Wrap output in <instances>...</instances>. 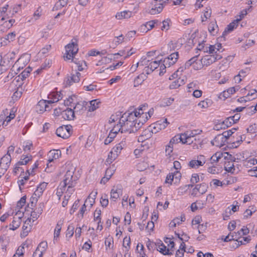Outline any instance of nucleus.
<instances>
[{
  "instance_id": "nucleus-52",
  "label": "nucleus",
  "mask_w": 257,
  "mask_h": 257,
  "mask_svg": "<svg viewBox=\"0 0 257 257\" xmlns=\"http://www.w3.org/2000/svg\"><path fill=\"white\" fill-rule=\"evenodd\" d=\"M114 168V167H110L107 168L105 171V176L108 178L109 179L114 173L115 169Z\"/></svg>"
},
{
  "instance_id": "nucleus-26",
  "label": "nucleus",
  "mask_w": 257,
  "mask_h": 257,
  "mask_svg": "<svg viewBox=\"0 0 257 257\" xmlns=\"http://www.w3.org/2000/svg\"><path fill=\"white\" fill-rule=\"evenodd\" d=\"M32 71V68L30 67H28L26 68L18 77L16 78H18L17 81H19L20 79L21 80H23L25 78H26L30 73Z\"/></svg>"
},
{
  "instance_id": "nucleus-55",
  "label": "nucleus",
  "mask_w": 257,
  "mask_h": 257,
  "mask_svg": "<svg viewBox=\"0 0 257 257\" xmlns=\"http://www.w3.org/2000/svg\"><path fill=\"white\" fill-rule=\"evenodd\" d=\"M74 227L72 224H70L67 228L66 231V235L69 236V237H71L73 236L74 234Z\"/></svg>"
},
{
  "instance_id": "nucleus-51",
  "label": "nucleus",
  "mask_w": 257,
  "mask_h": 257,
  "mask_svg": "<svg viewBox=\"0 0 257 257\" xmlns=\"http://www.w3.org/2000/svg\"><path fill=\"white\" fill-rule=\"evenodd\" d=\"M246 132L250 134H254L257 132V123L250 125L246 128Z\"/></svg>"
},
{
  "instance_id": "nucleus-25",
  "label": "nucleus",
  "mask_w": 257,
  "mask_h": 257,
  "mask_svg": "<svg viewBox=\"0 0 257 257\" xmlns=\"http://www.w3.org/2000/svg\"><path fill=\"white\" fill-rule=\"evenodd\" d=\"M47 186V183L43 182L40 184L37 187V189L35 191L33 195H35L37 197H39L44 191L45 189Z\"/></svg>"
},
{
  "instance_id": "nucleus-10",
  "label": "nucleus",
  "mask_w": 257,
  "mask_h": 257,
  "mask_svg": "<svg viewBox=\"0 0 257 257\" xmlns=\"http://www.w3.org/2000/svg\"><path fill=\"white\" fill-rule=\"evenodd\" d=\"M61 153L59 150H51L48 154V163L47 164V168L49 167V166H52L51 163L54 161V160H56L59 158V157L61 156Z\"/></svg>"
},
{
  "instance_id": "nucleus-53",
  "label": "nucleus",
  "mask_w": 257,
  "mask_h": 257,
  "mask_svg": "<svg viewBox=\"0 0 257 257\" xmlns=\"http://www.w3.org/2000/svg\"><path fill=\"white\" fill-rule=\"evenodd\" d=\"M24 246H20L17 249L16 253L14 255L13 257H22L24 254Z\"/></svg>"
},
{
  "instance_id": "nucleus-46",
  "label": "nucleus",
  "mask_w": 257,
  "mask_h": 257,
  "mask_svg": "<svg viewBox=\"0 0 257 257\" xmlns=\"http://www.w3.org/2000/svg\"><path fill=\"white\" fill-rule=\"evenodd\" d=\"M131 238L130 237H125L123 240V247L125 248V251H128L130 247Z\"/></svg>"
},
{
  "instance_id": "nucleus-63",
  "label": "nucleus",
  "mask_w": 257,
  "mask_h": 257,
  "mask_svg": "<svg viewBox=\"0 0 257 257\" xmlns=\"http://www.w3.org/2000/svg\"><path fill=\"white\" fill-rule=\"evenodd\" d=\"M170 20L169 19H167L164 20L163 22V26H162L161 29L162 30H168L169 29Z\"/></svg>"
},
{
  "instance_id": "nucleus-47",
  "label": "nucleus",
  "mask_w": 257,
  "mask_h": 257,
  "mask_svg": "<svg viewBox=\"0 0 257 257\" xmlns=\"http://www.w3.org/2000/svg\"><path fill=\"white\" fill-rule=\"evenodd\" d=\"M197 57L195 56L188 60L185 64V69H188L192 65H193L197 61Z\"/></svg>"
},
{
  "instance_id": "nucleus-11",
  "label": "nucleus",
  "mask_w": 257,
  "mask_h": 257,
  "mask_svg": "<svg viewBox=\"0 0 257 257\" xmlns=\"http://www.w3.org/2000/svg\"><path fill=\"white\" fill-rule=\"evenodd\" d=\"M179 58L178 52H176L171 53L168 57L164 59V63L168 66V67L174 65L177 61Z\"/></svg>"
},
{
  "instance_id": "nucleus-64",
  "label": "nucleus",
  "mask_w": 257,
  "mask_h": 257,
  "mask_svg": "<svg viewBox=\"0 0 257 257\" xmlns=\"http://www.w3.org/2000/svg\"><path fill=\"white\" fill-rule=\"evenodd\" d=\"M256 111H257V104H256L255 106L252 105L246 108L247 113H250L251 114L254 113L256 112Z\"/></svg>"
},
{
  "instance_id": "nucleus-60",
  "label": "nucleus",
  "mask_w": 257,
  "mask_h": 257,
  "mask_svg": "<svg viewBox=\"0 0 257 257\" xmlns=\"http://www.w3.org/2000/svg\"><path fill=\"white\" fill-rule=\"evenodd\" d=\"M101 211L100 209H96L94 213V220H99V222H100L101 218H100V215H101Z\"/></svg>"
},
{
  "instance_id": "nucleus-27",
  "label": "nucleus",
  "mask_w": 257,
  "mask_h": 257,
  "mask_svg": "<svg viewBox=\"0 0 257 257\" xmlns=\"http://www.w3.org/2000/svg\"><path fill=\"white\" fill-rule=\"evenodd\" d=\"M21 223V217H14V219L11 224H10V229L13 230L17 229L20 225Z\"/></svg>"
},
{
  "instance_id": "nucleus-23",
  "label": "nucleus",
  "mask_w": 257,
  "mask_h": 257,
  "mask_svg": "<svg viewBox=\"0 0 257 257\" xmlns=\"http://www.w3.org/2000/svg\"><path fill=\"white\" fill-rule=\"evenodd\" d=\"M132 16V12L129 11H124L120 13H117L115 15V18L118 20H121L122 18H130Z\"/></svg>"
},
{
  "instance_id": "nucleus-39",
  "label": "nucleus",
  "mask_w": 257,
  "mask_h": 257,
  "mask_svg": "<svg viewBox=\"0 0 257 257\" xmlns=\"http://www.w3.org/2000/svg\"><path fill=\"white\" fill-rule=\"evenodd\" d=\"M117 156L118 155H117V154H115V153L111 151L108 155L106 162L108 164H110L114 160L116 159Z\"/></svg>"
},
{
  "instance_id": "nucleus-62",
  "label": "nucleus",
  "mask_w": 257,
  "mask_h": 257,
  "mask_svg": "<svg viewBox=\"0 0 257 257\" xmlns=\"http://www.w3.org/2000/svg\"><path fill=\"white\" fill-rule=\"evenodd\" d=\"M26 197L25 196H23L21 199L17 203V207L20 208H22L23 206L26 203Z\"/></svg>"
},
{
  "instance_id": "nucleus-1",
  "label": "nucleus",
  "mask_w": 257,
  "mask_h": 257,
  "mask_svg": "<svg viewBox=\"0 0 257 257\" xmlns=\"http://www.w3.org/2000/svg\"><path fill=\"white\" fill-rule=\"evenodd\" d=\"M75 169L73 167H71L70 169L67 171L63 180L58 189L57 193L60 192L59 190H61V193H63L66 190L67 186H75L76 184L75 180L73 177V174Z\"/></svg>"
},
{
  "instance_id": "nucleus-44",
  "label": "nucleus",
  "mask_w": 257,
  "mask_h": 257,
  "mask_svg": "<svg viewBox=\"0 0 257 257\" xmlns=\"http://www.w3.org/2000/svg\"><path fill=\"white\" fill-rule=\"evenodd\" d=\"M49 98L52 99L51 100L53 101V103L55 102H57L59 100L62 99V94L60 92L59 93H56V94H51L49 95Z\"/></svg>"
},
{
  "instance_id": "nucleus-13",
  "label": "nucleus",
  "mask_w": 257,
  "mask_h": 257,
  "mask_svg": "<svg viewBox=\"0 0 257 257\" xmlns=\"http://www.w3.org/2000/svg\"><path fill=\"white\" fill-rule=\"evenodd\" d=\"M243 17V15L242 14L241 16H240V19H237L236 20H234L232 22L230 23L227 25V27L224 30V32L222 33V36L224 37L225 35H227L230 32H232L234 28H235L237 25L238 22L241 20V19Z\"/></svg>"
},
{
  "instance_id": "nucleus-42",
  "label": "nucleus",
  "mask_w": 257,
  "mask_h": 257,
  "mask_svg": "<svg viewBox=\"0 0 257 257\" xmlns=\"http://www.w3.org/2000/svg\"><path fill=\"white\" fill-rule=\"evenodd\" d=\"M76 64L77 69L74 71H82L86 67V62L84 61H79L78 63H75Z\"/></svg>"
},
{
  "instance_id": "nucleus-45",
  "label": "nucleus",
  "mask_w": 257,
  "mask_h": 257,
  "mask_svg": "<svg viewBox=\"0 0 257 257\" xmlns=\"http://www.w3.org/2000/svg\"><path fill=\"white\" fill-rule=\"evenodd\" d=\"M123 127L122 124L119 123V121L118 123L115 125L113 128L111 130L110 132L114 133L115 134L118 133V132H120L121 134L124 133V131H122V128Z\"/></svg>"
},
{
  "instance_id": "nucleus-30",
  "label": "nucleus",
  "mask_w": 257,
  "mask_h": 257,
  "mask_svg": "<svg viewBox=\"0 0 257 257\" xmlns=\"http://www.w3.org/2000/svg\"><path fill=\"white\" fill-rule=\"evenodd\" d=\"M125 146V142L122 141L116 145V146L112 148L111 151L115 153V154H117V155H118Z\"/></svg>"
},
{
  "instance_id": "nucleus-35",
  "label": "nucleus",
  "mask_w": 257,
  "mask_h": 257,
  "mask_svg": "<svg viewBox=\"0 0 257 257\" xmlns=\"http://www.w3.org/2000/svg\"><path fill=\"white\" fill-rule=\"evenodd\" d=\"M37 201L38 199L37 197L32 196L30 199V203L27 205V208L26 210L27 211H30V209L33 210L34 207L35 206Z\"/></svg>"
},
{
  "instance_id": "nucleus-58",
  "label": "nucleus",
  "mask_w": 257,
  "mask_h": 257,
  "mask_svg": "<svg viewBox=\"0 0 257 257\" xmlns=\"http://www.w3.org/2000/svg\"><path fill=\"white\" fill-rule=\"evenodd\" d=\"M100 203L102 207H106L108 204V200L106 195L102 196L100 199Z\"/></svg>"
},
{
  "instance_id": "nucleus-12",
  "label": "nucleus",
  "mask_w": 257,
  "mask_h": 257,
  "mask_svg": "<svg viewBox=\"0 0 257 257\" xmlns=\"http://www.w3.org/2000/svg\"><path fill=\"white\" fill-rule=\"evenodd\" d=\"M87 104V102L84 101L78 102L74 107L75 114L80 115L83 113L86 110Z\"/></svg>"
},
{
  "instance_id": "nucleus-5",
  "label": "nucleus",
  "mask_w": 257,
  "mask_h": 257,
  "mask_svg": "<svg viewBox=\"0 0 257 257\" xmlns=\"http://www.w3.org/2000/svg\"><path fill=\"white\" fill-rule=\"evenodd\" d=\"M139 117L137 114V110L131 112H126L122 114L119 119V123H124V122H135L137 118Z\"/></svg>"
},
{
  "instance_id": "nucleus-9",
  "label": "nucleus",
  "mask_w": 257,
  "mask_h": 257,
  "mask_svg": "<svg viewBox=\"0 0 257 257\" xmlns=\"http://www.w3.org/2000/svg\"><path fill=\"white\" fill-rule=\"evenodd\" d=\"M205 163V158L203 155H199L197 158L190 161L188 164L190 168L193 169L198 168L200 166H202Z\"/></svg>"
},
{
  "instance_id": "nucleus-38",
  "label": "nucleus",
  "mask_w": 257,
  "mask_h": 257,
  "mask_svg": "<svg viewBox=\"0 0 257 257\" xmlns=\"http://www.w3.org/2000/svg\"><path fill=\"white\" fill-rule=\"evenodd\" d=\"M147 105H148L147 104H144V105H142L139 106V107L138 108L137 114H138L139 116H141L142 118L144 117L145 115L146 117L147 116L146 113H144V110H145L146 107L147 106Z\"/></svg>"
},
{
  "instance_id": "nucleus-28",
  "label": "nucleus",
  "mask_w": 257,
  "mask_h": 257,
  "mask_svg": "<svg viewBox=\"0 0 257 257\" xmlns=\"http://www.w3.org/2000/svg\"><path fill=\"white\" fill-rule=\"evenodd\" d=\"M183 138L182 134L180 135H176L171 139L169 144L173 146L174 144H176L180 142H182V143L183 144V142L185 141Z\"/></svg>"
},
{
  "instance_id": "nucleus-48",
  "label": "nucleus",
  "mask_w": 257,
  "mask_h": 257,
  "mask_svg": "<svg viewBox=\"0 0 257 257\" xmlns=\"http://www.w3.org/2000/svg\"><path fill=\"white\" fill-rule=\"evenodd\" d=\"M158 250L164 255L169 254V249L167 248L166 245H165L163 243L158 246Z\"/></svg>"
},
{
  "instance_id": "nucleus-17",
  "label": "nucleus",
  "mask_w": 257,
  "mask_h": 257,
  "mask_svg": "<svg viewBox=\"0 0 257 257\" xmlns=\"http://www.w3.org/2000/svg\"><path fill=\"white\" fill-rule=\"evenodd\" d=\"M4 114H1L0 115V119L3 121V125L7 126L9 122L13 119L15 117L13 114H10L6 117V115L8 114V110L6 109L3 111Z\"/></svg>"
},
{
  "instance_id": "nucleus-41",
  "label": "nucleus",
  "mask_w": 257,
  "mask_h": 257,
  "mask_svg": "<svg viewBox=\"0 0 257 257\" xmlns=\"http://www.w3.org/2000/svg\"><path fill=\"white\" fill-rule=\"evenodd\" d=\"M211 10L210 8H206L204 12L203 17H202V22L206 21L211 17Z\"/></svg>"
},
{
  "instance_id": "nucleus-37",
  "label": "nucleus",
  "mask_w": 257,
  "mask_h": 257,
  "mask_svg": "<svg viewBox=\"0 0 257 257\" xmlns=\"http://www.w3.org/2000/svg\"><path fill=\"white\" fill-rule=\"evenodd\" d=\"M231 235H233V240L235 241V245H233V247H235V248L238 247L239 246L243 244L242 241H238L237 239L239 238L240 237V235L238 234V232H234L231 234Z\"/></svg>"
},
{
  "instance_id": "nucleus-40",
  "label": "nucleus",
  "mask_w": 257,
  "mask_h": 257,
  "mask_svg": "<svg viewBox=\"0 0 257 257\" xmlns=\"http://www.w3.org/2000/svg\"><path fill=\"white\" fill-rule=\"evenodd\" d=\"M62 224L63 222L61 220H60L57 222L54 231V238L59 237Z\"/></svg>"
},
{
  "instance_id": "nucleus-56",
  "label": "nucleus",
  "mask_w": 257,
  "mask_h": 257,
  "mask_svg": "<svg viewBox=\"0 0 257 257\" xmlns=\"http://www.w3.org/2000/svg\"><path fill=\"white\" fill-rule=\"evenodd\" d=\"M47 247V242L46 241H42L38 246L37 249L42 252H44Z\"/></svg>"
},
{
  "instance_id": "nucleus-7",
  "label": "nucleus",
  "mask_w": 257,
  "mask_h": 257,
  "mask_svg": "<svg viewBox=\"0 0 257 257\" xmlns=\"http://www.w3.org/2000/svg\"><path fill=\"white\" fill-rule=\"evenodd\" d=\"M221 58V56L218 54L207 55L204 56L201 61L203 65L208 66L215 62L216 60H220Z\"/></svg>"
},
{
  "instance_id": "nucleus-54",
  "label": "nucleus",
  "mask_w": 257,
  "mask_h": 257,
  "mask_svg": "<svg viewBox=\"0 0 257 257\" xmlns=\"http://www.w3.org/2000/svg\"><path fill=\"white\" fill-rule=\"evenodd\" d=\"M207 188L208 186L206 183H201L199 184L198 192H200L201 194H203L207 191Z\"/></svg>"
},
{
  "instance_id": "nucleus-22",
  "label": "nucleus",
  "mask_w": 257,
  "mask_h": 257,
  "mask_svg": "<svg viewBox=\"0 0 257 257\" xmlns=\"http://www.w3.org/2000/svg\"><path fill=\"white\" fill-rule=\"evenodd\" d=\"M169 123V122H168L167 118L159 120L155 123L154 128H158L159 130L164 129Z\"/></svg>"
},
{
  "instance_id": "nucleus-19",
  "label": "nucleus",
  "mask_w": 257,
  "mask_h": 257,
  "mask_svg": "<svg viewBox=\"0 0 257 257\" xmlns=\"http://www.w3.org/2000/svg\"><path fill=\"white\" fill-rule=\"evenodd\" d=\"M153 4L154 5V8H152L149 12V13L151 15H155L161 13L163 10L164 5L166 4V1L161 3Z\"/></svg>"
},
{
  "instance_id": "nucleus-6",
  "label": "nucleus",
  "mask_w": 257,
  "mask_h": 257,
  "mask_svg": "<svg viewBox=\"0 0 257 257\" xmlns=\"http://www.w3.org/2000/svg\"><path fill=\"white\" fill-rule=\"evenodd\" d=\"M12 161L11 156L6 154L1 159L0 173H4L9 168Z\"/></svg>"
},
{
  "instance_id": "nucleus-61",
  "label": "nucleus",
  "mask_w": 257,
  "mask_h": 257,
  "mask_svg": "<svg viewBox=\"0 0 257 257\" xmlns=\"http://www.w3.org/2000/svg\"><path fill=\"white\" fill-rule=\"evenodd\" d=\"M217 155V153H215L210 158V160L211 164H213L219 161V160L221 158V157L220 156V154L218 155Z\"/></svg>"
},
{
  "instance_id": "nucleus-24",
  "label": "nucleus",
  "mask_w": 257,
  "mask_h": 257,
  "mask_svg": "<svg viewBox=\"0 0 257 257\" xmlns=\"http://www.w3.org/2000/svg\"><path fill=\"white\" fill-rule=\"evenodd\" d=\"M32 156L31 155H22L20 159V160L18 162V165H26L30 161H32Z\"/></svg>"
},
{
  "instance_id": "nucleus-29",
  "label": "nucleus",
  "mask_w": 257,
  "mask_h": 257,
  "mask_svg": "<svg viewBox=\"0 0 257 257\" xmlns=\"http://www.w3.org/2000/svg\"><path fill=\"white\" fill-rule=\"evenodd\" d=\"M31 218H28L24 222L23 226V234L26 236L31 229V226L30 225Z\"/></svg>"
},
{
  "instance_id": "nucleus-31",
  "label": "nucleus",
  "mask_w": 257,
  "mask_h": 257,
  "mask_svg": "<svg viewBox=\"0 0 257 257\" xmlns=\"http://www.w3.org/2000/svg\"><path fill=\"white\" fill-rule=\"evenodd\" d=\"M100 103V101L98 99H94L89 102L90 105L88 106V110L90 111H93L96 110L99 107V105Z\"/></svg>"
},
{
  "instance_id": "nucleus-21",
  "label": "nucleus",
  "mask_w": 257,
  "mask_h": 257,
  "mask_svg": "<svg viewBox=\"0 0 257 257\" xmlns=\"http://www.w3.org/2000/svg\"><path fill=\"white\" fill-rule=\"evenodd\" d=\"M65 49L66 52H70V53L75 54L77 53L78 50L77 46L75 44L74 42H72L71 43L68 44L67 46H66Z\"/></svg>"
},
{
  "instance_id": "nucleus-20",
  "label": "nucleus",
  "mask_w": 257,
  "mask_h": 257,
  "mask_svg": "<svg viewBox=\"0 0 257 257\" xmlns=\"http://www.w3.org/2000/svg\"><path fill=\"white\" fill-rule=\"evenodd\" d=\"M153 134V131L149 129L145 130L142 133V134L138 138V141L139 142H143L145 141L148 140L152 137Z\"/></svg>"
},
{
  "instance_id": "nucleus-43",
  "label": "nucleus",
  "mask_w": 257,
  "mask_h": 257,
  "mask_svg": "<svg viewBox=\"0 0 257 257\" xmlns=\"http://www.w3.org/2000/svg\"><path fill=\"white\" fill-rule=\"evenodd\" d=\"M218 29V26L216 23L211 22L209 24L208 26V30L210 33L215 35V33H217V31H216V29Z\"/></svg>"
},
{
  "instance_id": "nucleus-57",
  "label": "nucleus",
  "mask_w": 257,
  "mask_h": 257,
  "mask_svg": "<svg viewBox=\"0 0 257 257\" xmlns=\"http://www.w3.org/2000/svg\"><path fill=\"white\" fill-rule=\"evenodd\" d=\"M231 208H230L229 207H228L225 210V213H227V210L228 211V213L229 214H231V211L233 212H236L239 209V206L236 205H231Z\"/></svg>"
},
{
  "instance_id": "nucleus-36",
  "label": "nucleus",
  "mask_w": 257,
  "mask_h": 257,
  "mask_svg": "<svg viewBox=\"0 0 257 257\" xmlns=\"http://www.w3.org/2000/svg\"><path fill=\"white\" fill-rule=\"evenodd\" d=\"M8 7L9 6L7 5L0 9V18H1L2 21L5 20L9 18L8 14H6Z\"/></svg>"
},
{
  "instance_id": "nucleus-34",
  "label": "nucleus",
  "mask_w": 257,
  "mask_h": 257,
  "mask_svg": "<svg viewBox=\"0 0 257 257\" xmlns=\"http://www.w3.org/2000/svg\"><path fill=\"white\" fill-rule=\"evenodd\" d=\"M222 171V168L219 166L214 165L208 168V172L212 174H218Z\"/></svg>"
},
{
  "instance_id": "nucleus-3",
  "label": "nucleus",
  "mask_w": 257,
  "mask_h": 257,
  "mask_svg": "<svg viewBox=\"0 0 257 257\" xmlns=\"http://www.w3.org/2000/svg\"><path fill=\"white\" fill-rule=\"evenodd\" d=\"M202 132L201 130H194L192 131H187L183 134V139L185 140L183 144H191L195 140L194 138L197 135L200 134Z\"/></svg>"
},
{
  "instance_id": "nucleus-18",
  "label": "nucleus",
  "mask_w": 257,
  "mask_h": 257,
  "mask_svg": "<svg viewBox=\"0 0 257 257\" xmlns=\"http://www.w3.org/2000/svg\"><path fill=\"white\" fill-rule=\"evenodd\" d=\"M155 23V21H150L146 23V24H143L139 28V31L141 33H147L154 27Z\"/></svg>"
},
{
  "instance_id": "nucleus-50",
  "label": "nucleus",
  "mask_w": 257,
  "mask_h": 257,
  "mask_svg": "<svg viewBox=\"0 0 257 257\" xmlns=\"http://www.w3.org/2000/svg\"><path fill=\"white\" fill-rule=\"evenodd\" d=\"M160 61H154L151 62L148 67L150 68V71H153L156 69L160 65Z\"/></svg>"
},
{
  "instance_id": "nucleus-14",
  "label": "nucleus",
  "mask_w": 257,
  "mask_h": 257,
  "mask_svg": "<svg viewBox=\"0 0 257 257\" xmlns=\"http://www.w3.org/2000/svg\"><path fill=\"white\" fill-rule=\"evenodd\" d=\"M227 142L226 139L223 136L222 134H219L216 136L213 140L211 141V144L213 146L218 147H221L225 144Z\"/></svg>"
},
{
  "instance_id": "nucleus-49",
  "label": "nucleus",
  "mask_w": 257,
  "mask_h": 257,
  "mask_svg": "<svg viewBox=\"0 0 257 257\" xmlns=\"http://www.w3.org/2000/svg\"><path fill=\"white\" fill-rule=\"evenodd\" d=\"M211 104V101L209 99H206L205 100L200 101L198 105L201 108H206Z\"/></svg>"
},
{
  "instance_id": "nucleus-4",
  "label": "nucleus",
  "mask_w": 257,
  "mask_h": 257,
  "mask_svg": "<svg viewBox=\"0 0 257 257\" xmlns=\"http://www.w3.org/2000/svg\"><path fill=\"white\" fill-rule=\"evenodd\" d=\"M82 74L77 71H72L70 76H68L65 80V84L66 86H71L73 83H77L80 81V78L82 77Z\"/></svg>"
},
{
  "instance_id": "nucleus-32",
  "label": "nucleus",
  "mask_w": 257,
  "mask_h": 257,
  "mask_svg": "<svg viewBox=\"0 0 257 257\" xmlns=\"http://www.w3.org/2000/svg\"><path fill=\"white\" fill-rule=\"evenodd\" d=\"M123 36L120 35L119 36L115 37V39L112 42V45L110 46V47L114 48L118 44H121L123 41Z\"/></svg>"
},
{
  "instance_id": "nucleus-59",
  "label": "nucleus",
  "mask_w": 257,
  "mask_h": 257,
  "mask_svg": "<svg viewBox=\"0 0 257 257\" xmlns=\"http://www.w3.org/2000/svg\"><path fill=\"white\" fill-rule=\"evenodd\" d=\"M119 192H118L117 190H111L110 197L111 199L114 200V201H115L116 199H117L119 197Z\"/></svg>"
},
{
  "instance_id": "nucleus-2",
  "label": "nucleus",
  "mask_w": 257,
  "mask_h": 257,
  "mask_svg": "<svg viewBox=\"0 0 257 257\" xmlns=\"http://www.w3.org/2000/svg\"><path fill=\"white\" fill-rule=\"evenodd\" d=\"M72 132V126L66 125L59 127L56 130V134L57 136L65 139L71 136Z\"/></svg>"
},
{
  "instance_id": "nucleus-16",
  "label": "nucleus",
  "mask_w": 257,
  "mask_h": 257,
  "mask_svg": "<svg viewBox=\"0 0 257 257\" xmlns=\"http://www.w3.org/2000/svg\"><path fill=\"white\" fill-rule=\"evenodd\" d=\"M61 115L65 120H72L75 117V112L73 109L67 108L61 112Z\"/></svg>"
},
{
  "instance_id": "nucleus-8",
  "label": "nucleus",
  "mask_w": 257,
  "mask_h": 257,
  "mask_svg": "<svg viewBox=\"0 0 257 257\" xmlns=\"http://www.w3.org/2000/svg\"><path fill=\"white\" fill-rule=\"evenodd\" d=\"M52 100H40L36 105V108L38 112L41 113L45 111H49L51 109L49 104L52 103Z\"/></svg>"
},
{
  "instance_id": "nucleus-33",
  "label": "nucleus",
  "mask_w": 257,
  "mask_h": 257,
  "mask_svg": "<svg viewBox=\"0 0 257 257\" xmlns=\"http://www.w3.org/2000/svg\"><path fill=\"white\" fill-rule=\"evenodd\" d=\"M121 124H122L123 125L122 131H124V133L128 132L130 134V131L134 127L135 122H124V123H121Z\"/></svg>"
},
{
  "instance_id": "nucleus-15",
  "label": "nucleus",
  "mask_w": 257,
  "mask_h": 257,
  "mask_svg": "<svg viewBox=\"0 0 257 257\" xmlns=\"http://www.w3.org/2000/svg\"><path fill=\"white\" fill-rule=\"evenodd\" d=\"M142 117L141 116H140L135 121V124H134V127L132 129L130 130V133H134L137 132L140 128L142 127L143 124L148 120V116H146L145 118L142 120Z\"/></svg>"
}]
</instances>
